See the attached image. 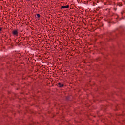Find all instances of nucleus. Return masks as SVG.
<instances>
[{
    "instance_id": "obj_1",
    "label": "nucleus",
    "mask_w": 125,
    "mask_h": 125,
    "mask_svg": "<svg viewBox=\"0 0 125 125\" xmlns=\"http://www.w3.org/2000/svg\"><path fill=\"white\" fill-rule=\"evenodd\" d=\"M12 35H13L15 37H17L18 36V31L17 30H14L12 32Z\"/></svg>"
},
{
    "instance_id": "obj_2",
    "label": "nucleus",
    "mask_w": 125,
    "mask_h": 125,
    "mask_svg": "<svg viewBox=\"0 0 125 125\" xmlns=\"http://www.w3.org/2000/svg\"><path fill=\"white\" fill-rule=\"evenodd\" d=\"M58 87H60V88L64 87V84H63L62 82H59L58 83Z\"/></svg>"
},
{
    "instance_id": "obj_3",
    "label": "nucleus",
    "mask_w": 125,
    "mask_h": 125,
    "mask_svg": "<svg viewBox=\"0 0 125 125\" xmlns=\"http://www.w3.org/2000/svg\"><path fill=\"white\" fill-rule=\"evenodd\" d=\"M70 7V6L67 5V6H62L61 7V8L62 9L63 8H69Z\"/></svg>"
},
{
    "instance_id": "obj_4",
    "label": "nucleus",
    "mask_w": 125,
    "mask_h": 125,
    "mask_svg": "<svg viewBox=\"0 0 125 125\" xmlns=\"http://www.w3.org/2000/svg\"><path fill=\"white\" fill-rule=\"evenodd\" d=\"M36 16H37L36 18H40V17H41V15L39 14H37Z\"/></svg>"
},
{
    "instance_id": "obj_5",
    "label": "nucleus",
    "mask_w": 125,
    "mask_h": 125,
    "mask_svg": "<svg viewBox=\"0 0 125 125\" xmlns=\"http://www.w3.org/2000/svg\"><path fill=\"white\" fill-rule=\"evenodd\" d=\"M2 28L1 27H0V31H2Z\"/></svg>"
},
{
    "instance_id": "obj_6",
    "label": "nucleus",
    "mask_w": 125,
    "mask_h": 125,
    "mask_svg": "<svg viewBox=\"0 0 125 125\" xmlns=\"http://www.w3.org/2000/svg\"><path fill=\"white\" fill-rule=\"evenodd\" d=\"M114 10L116 11V10H117V8H114Z\"/></svg>"
},
{
    "instance_id": "obj_7",
    "label": "nucleus",
    "mask_w": 125,
    "mask_h": 125,
    "mask_svg": "<svg viewBox=\"0 0 125 125\" xmlns=\"http://www.w3.org/2000/svg\"><path fill=\"white\" fill-rule=\"evenodd\" d=\"M120 6H122V4H120Z\"/></svg>"
},
{
    "instance_id": "obj_8",
    "label": "nucleus",
    "mask_w": 125,
    "mask_h": 125,
    "mask_svg": "<svg viewBox=\"0 0 125 125\" xmlns=\"http://www.w3.org/2000/svg\"><path fill=\"white\" fill-rule=\"evenodd\" d=\"M28 1H30V0H27Z\"/></svg>"
}]
</instances>
